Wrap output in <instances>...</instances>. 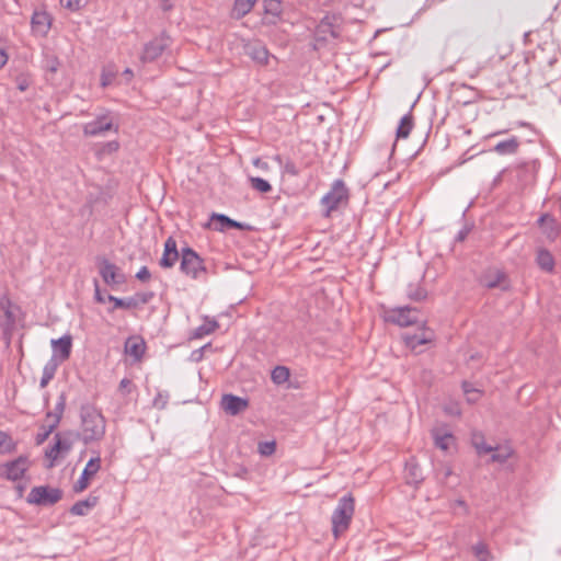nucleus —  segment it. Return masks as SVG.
I'll list each match as a JSON object with an SVG mask.
<instances>
[{"label": "nucleus", "instance_id": "f257e3e1", "mask_svg": "<svg viewBox=\"0 0 561 561\" xmlns=\"http://www.w3.org/2000/svg\"><path fill=\"white\" fill-rule=\"evenodd\" d=\"M81 439L87 445L101 440L105 435V417L94 405L83 404L80 409Z\"/></svg>", "mask_w": 561, "mask_h": 561}, {"label": "nucleus", "instance_id": "f03ea898", "mask_svg": "<svg viewBox=\"0 0 561 561\" xmlns=\"http://www.w3.org/2000/svg\"><path fill=\"white\" fill-rule=\"evenodd\" d=\"M0 310L3 313V316L0 317L1 333L9 344L13 336L16 323L20 318H23L24 313L22 308L11 300L8 291L0 296Z\"/></svg>", "mask_w": 561, "mask_h": 561}, {"label": "nucleus", "instance_id": "7ed1b4c3", "mask_svg": "<svg viewBox=\"0 0 561 561\" xmlns=\"http://www.w3.org/2000/svg\"><path fill=\"white\" fill-rule=\"evenodd\" d=\"M354 511V499L351 495H344L339 500L331 517L332 533L335 538L348 529Z\"/></svg>", "mask_w": 561, "mask_h": 561}, {"label": "nucleus", "instance_id": "20e7f679", "mask_svg": "<svg viewBox=\"0 0 561 561\" xmlns=\"http://www.w3.org/2000/svg\"><path fill=\"white\" fill-rule=\"evenodd\" d=\"M350 193L343 180H335L331 190L321 198L320 204L323 207V216L331 217V214L348 203Z\"/></svg>", "mask_w": 561, "mask_h": 561}, {"label": "nucleus", "instance_id": "39448f33", "mask_svg": "<svg viewBox=\"0 0 561 561\" xmlns=\"http://www.w3.org/2000/svg\"><path fill=\"white\" fill-rule=\"evenodd\" d=\"M180 270L183 274L193 279H198L202 274L206 273L203 259L190 247L181 249Z\"/></svg>", "mask_w": 561, "mask_h": 561}, {"label": "nucleus", "instance_id": "423d86ee", "mask_svg": "<svg viewBox=\"0 0 561 561\" xmlns=\"http://www.w3.org/2000/svg\"><path fill=\"white\" fill-rule=\"evenodd\" d=\"M95 263L100 276L107 286L115 288L126 282V276L121 268L105 256H96Z\"/></svg>", "mask_w": 561, "mask_h": 561}, {"label": "nucleus", "instance_id": "0eeeda50", "mask_svg": "<svg viewBox=\"0 0 561 561\" xmlns=\"http://www.w3.org/2000/svg\"><path fill=\"white\" fill-rule=\"evenodd\" d=\"M62 497V491L49 485L34 486L26 497L28 504L38 506H51Z\"/></svg>", "mask_w": 561, "mask_h": 561}, {"label": "nucleus", "instance_id": "6e6552de", "mask_svg": "<svg viewBox=\"0 0 561 561\" xmlns=\"http://www.w3.org/2000/svg\"><path fill=\"white\" fill-rule=\"evenodd\" d=\"M171 43V37L167 35L165 32H162L159 36L154 37L145 45L140 57L141 61L152 62L157 60L160 56H162L164 50L170 47Z\"/></svg>", "mask_w": 561, "mask_h": 561}, {"label": "nucleus", "instance_id": "1a4fd4ad", "mask_svg": "<svg viewBox=\"0 0 561 561\" xmlns=\"http://www.w3.org/2000/svg\"><path fill=\"white\" fill-rule=\"evenodd\" d=\"M114 129L115 133L118 131V126L114 127L113 121L110 116V113H103L96 115L95 119L84 124L83 134L85 136L95 137L103 135L105 131Z\"/></svg>", "mask_w": 561, "mask_h": 561}, {"label": "nucleus", "instance_id": "9d476101", "mask_svg": "<svg viewBox=\"0 0 561 561\" xmlns=\"http://www.w3.org/2000/svg\"><path fill=\"white\" fill-rule=\"evenodd\" d=\"M480 284L488 288H500L502 291L510 289L511 284L505 272L497 268H490L480 276Z\"/></svg>", "mask_w": 561, "mask_h": 561}, {"label": "nucleus", "instance_id": "9b49d317", "mask_svg": "<svg viewBox=\"0 0 561 561\" xmlns=\"http://www.w3.org/2000/svg\"><path fill=\"white\" fill-rule=\"evenodd\" d=\"M419 310L409 306L397 307L388 312L387 320L400 327H409L419 322Z\"/></svg>", "mask_w": 561, "mask_h": 561}, {"label": "nucleus", "instance_id": "f8f14e48", "mask_svg": "<svg viewBox=\"0 0 561 561\" xmlns=\"http://www.w3.org/2000/svg\"><path fill=\"white\" fill-rule=\"evenodd\" d=\"M28 469V460L25 456H20L12 461H8L0 467V476L10 480L16 481L23 477Z\"/></svg>", "mask_w": 561, "mask_h": 561}, {"label": "nucleus", "instance_id": "ddd939ff", "mask_svg": "<svg viewBox=\"0 0 561 561\" xmlns=\"http://www.w3.org/2000/svg\"><path fill=\"white\" fill-rule=\"evenodd\" d=\"M101 468V458L99 456L91 458L85 465L80 478L73 484L76 493L83 492L90 483V479L94 477Z\"/></svg>", "mask_w": 561, "mask_h": 561}, {"label": "nucleus", "instance_id": "4468645a", "mask_svg": "<svg viewBox=\"0 0 561 561\" xmlns=\"http://www.w3.org/2000/svg\"><path fill=\"white\" fill-rule=\"evenodd\" d=\"M540 163L537 160L523 162L516 167V176L520 185L526 186L536 181Z\"/></svg>", "mask_w": 561, "mask_h": 561}, {"label": "nucleus", "instance_id": "2eb2a0df", "mask_svg": "<svg viewBox=\"0 0 561 561\" xmlns=\"http://www.w3.org/2000/svg\"><path fill=\"white\" fill-rule=\"evenodd\" d=\"M181 256V252L178 250L176 240L173 237H169L164 242V249L162 257L159 261V265L162 268H172Z\"/></svg>", "mask_w": 561, "mask_h": 561}, {"label": "nucleus", "instance_id": "dca6fc26", "mask_svg": "<svg viewBox=\"0 0 561 561\" xmlns=\"http://www.w3.org/2000/svg\"><path fill=\"white\" fill-rule=\"evenodd\" d=\"M222 409L230 415H238L249 407V401L244 398L227 393L221 398Z\"/></svg>", "mask_w": 561, "mask_h": 561}, {"label": "nucleus", "instance_id": "f3484780", "mask_svg": "<svg viewBox=\"0 0 561 561\" xmlns=\"http://www.w3.org/2000/svg\"><path fill=\"white\" fill-rule=\"evenodd\" d=\"M244 54L253 61L265 65L268 60V50L260 41L248 42L243 46Z\"/></svg>", "mask_w": 561, "mask_h": 561}, {"label": "nucleus", "instance_id": "a211bd4d", "mask_svg": "<svg viewBox=\"0 0 561 561\" xmlns=\"http://www.w3.org/2000/svg\"><path fill=\"white\" fill-rule=\"evenodd\" d=\"M51 25L50 15L45 11H34L31 26L34 34L46 36Z\"/></svg>", "mask_w": 561, "mask_h": 561}, {"label": "nucleus", "instance_id": "6ab92c4d", "mask_svg": "<svg viewBox=\"0 0 561 561\" xmlns=\"http://www.w3.org/2000/svg\"><path fill=\"white\" fill-rule=\"evenodd\" d=\"M336 18L334 15H325L320 21L317 26V34L321 39L327 41L330 36L331 38H339L340 31L335 25Z\"/></svg>", "mask_w": 561, "mask_h": 561}, {"label": "nucleus", "instance_id": "aec40b11", "mask_svg": "<svg viewBox=\"0 0 561 561\" xmlns=\"http://www.w3.org/2000/svg\"><path fill=\"white\" fill-rule=\"evenodd\" d=\"M210 220L215 225V229L218 231H226L228 229L245 230L250 228L248 225L233 220L224 214L214 213Z\"/></svg>", "mask_w": 561, "mask_h": 561}, {"label": "nucleus", "instance_id": "412c9836", "mask_svg": "<svg viewBox=\"0 0 561 561\" xmlns=\"http://www.w3.org/2000/svg\"><path fill=\"white\" fill-rule=\"evenodd\" d=\"M538 226L541 228L542 233L550 241H554L560 232V227L556 218L550 214H543L538 219Z\"/></svg>", "mask_w": 561, "mask_h": 561}, {"label": "nucleus", "instance_id": "4be33fe9", "mask_svg": "<svg viewBox=\"0 0 561 561\" xmlns=\"http://www.w3.org/2000/svg\"><path fill=\"white\" fill-rule=\"evenodd\" d=\"M264 14L268 24H276L283 14V0H264Z\"/></svg>", "mask_w": 561, "mask_h": 561}, {"label": "nucleus", "instance_id": "5701e85b", "mask_svg": "<svg viewBox=\"0 0 561 561\" xmlns=\"http://www.w3.org/2000/svg\"><path fill=\"white\" fill-rule=\"evenodd\" d=\"M432 437L434 440V445L436 448L440 450L447 451L451 445L455 444L454 435L444 428H434L432 430Z\"/></svg>", "mask_w": 561, "mask_h": 561}, {"label": "nucleus", "instance_id": "b1692460", "mask_svg": "<svg viewBox=\"0 0 561 561\" xmlns=\"http://www.w3.org/2000/svg\"><path fill=\"white\" fill-rule=\"evenodd\" d=\"M51 347L55 354L59 355L60 360H66L70 357L72 347V337L66 334L57 340H51Z\"/></svg>", "mask_w": 561, "mask_h": 561}, {"label": "nucleus", "instance_id": "393cba45", "mask_svg": "<svg viewBox=\"0 0 561 561\" xmlns=\"http://www.w3.org/2000/svg\"><path fill=\"white\" fill-rule=\"evenodd\" d=\"M433 332L428 330H422L421 333L405 334L403 336L407 346H409L412 350H416L420 345L431 343L433 341Z\"/></svg>", "mask_w": 561, "mask_h": 561}, {"label": "nucleus", "instance_id": "a878e982", "mask_svg": "<svg viewBox=\"0 0 561 561\" xmlns=\"http://www.w3.org/2000/svg\"><path fill=\"white\" fill-rule=\"evenodd\" d=\"M520 141L516 136L508 139L499 141L492 151L500 156H512L515 154L519 148Z\"/></svg>", "mask_w": 561, "mask_h": 561}, {"label": "nucleus", "instance_id": "bb28decb", "mask_svg": "<svg viewBox=\"0 0 561 561\" xmlns=\"http://www.w3.org/2000/svg\"><path fill=\"white\" fill-rule=\"evenodd\" d=\"M405 479L409 484L417 485L424 480V476L420 465L414 458L405 463Z\"/></svg>", "mask_w": 561, "mask_h": 561}, {"label": "nucleus", "instance_id": "cd10ccee", "mask_svg": "<svg viewBox=\"0 0 561 561\" xmlns=\"http://www.w3.org/2000/svg\"><path fill=\"white\" fill-rule=\"evenodd\" d=\"M470 440L479 456L490 454L494 449V446L486 444L484 434L480 431H473Z\"/></svg>", "mask_w": 561, "mask_h": 561}, {"label": "nucleus", "instance_id": "c85d7f7f", "mask_svg": "<svg viewBox=\"0 0 561 561\" xmlns=\"http://www.w3.org/2000/svg\"><path fill=\"white\" fill-rule=\"evenodd\" d=\"M536 263L543 272L552 273L554 270V257L547 249L537 251Z\"/></svg>", "mask_w": 561, "mask_h": 561}, {"label": "nucleus", "instance_id": "c756f323", "mask_svg": "<svg viewBox=\"0 0 561 561\" xmlns=\"http://www.w3.org/2000/svg\"><path fill=\"white\" fill-rule=\"evenodd\" d=\"M99 497L90 495L88 499L76 502L70 507V513L76 516H84L88 511L98 504Z\"/></svg>", "mask_w": 561, "mask_h": 561}, {"label": "nucleus", "instance_id": "7c9ffc66", "mask_svg": "<svg viewBox=\"0 0 561 561\" xmlns=\"http://www.w3.org/2000/svg\"><path fill=\"white\" fill-rule=\"evenodd\" d=\"M413 126H414V118H413L412 113L409 112L400 119V123H399L397 131H396L397 139H407L409 137L411 130L413 129Z\"/></svg>", "mask_w": 561, "mask_h": 561}, {"label": "nucleus", "instance_id": "2f4dec72", "mask_svg": "<svg viewBox=\"0 0 561 561\" xmlns=\"http://www.w3.org/2000/svg\"><path fill=\"white\" fill-rule=\"evenodd\" d=\"M257 0H236L231 10V18L233 19H242L247 15L253 8Z\"/></svg>", "mask_w": 561, "mask_h": 561}, {"label": "nucleus", "instance_id": "473e14b6", "mask_svg": "<svg viewBox=\"0 0 561 561\" xmlns=\"http://www.w3.org/2000/svg\"><path fill=\"white\" fill-rule=\"evenodd\" d=\"M125 351L135 359H140L145 352V344L142 341L129 337L125 343Z\"/></svg>", "mask_w": 561, "mask_h": 561}, {"label": "nucleus", "instance_id": "72a5a7b5", "mask_svg": "<svg viewBox=\"0 0 561 561\" xmlns=\"http://www.w3.org/2000/svg\"><path fill=\"white\" fill-rule=\"evenodd\" d=\"M107 300L113 302V307L108 309V312H113L115 309H135L136 301L131 297L118 298L113 295L107 296Z\"/></svg>", "mask_w": 561, "mask_h": 561}, {"label": "nucleus", "instance_id": "f704fd0d", "mask_svg": "<svg viewBox=\"0 0 561 561\" xmlns=\"http://www.w3.org/2000/svg\"><path fill=\"white\" fill-rule=\"evenodd\" d=\"M219 327L215 319L205 318V323L197 327L193 333L194 339H202L205 335L213 333Z\"/></svg>", "mask_w": 561, "mask_h": 561}, {"label": "nucleus", "instance_id": "c9c22d12", "mask_svg": "<svg viewBox=\"0 0 561 561\" xmlns=\"http://www.w3.org/2000/svg\"><path fill=\"white\" fill-rule=\"evenodd\" d=\"M57 367H58V364L54 358L49 359L46 363V365L43 368V375H42L41 382H39L41 388H45L49 383V381L54 378Z\"/></svg>", "mask_w": 561, "mask_h": 561}, {"label": "nucleus", "instance_id": "e433bc0d", "mask_svg": "<svg viewBox=\"0 0 561 561\" xmlns=\"http://www.w3.org/2000/svg\"><path fill=\"white\" fill-rule=\"evenodd\" d=\"M65 407L66 398L64 394H61L58 399V402L56 403L54 411L46 413V422H56L58 425L61 420Z\"/></svg>", "mask_w": 561, "mask_h": 561}, {"label": "nucleus", "instance_id": "4c0bfd02", "mask_svg": "<svg viewBox=\"0 0 561 561\" xmlns=\"http://www.w3.org/2000/svg\"><path fill=\"white\" fill-rule=\"evenodd\" d=\"M290 377V371L285 366H276L271 374V379L276 385H283Z\"/></svg>", "mask_w": 561, "mask_h": 561}, {"label": "nucleus", "instance_id": "58836bf2", "mask_svg": "<svg viewBox=\"0 0 561 561\" xmlns=\"http://www.w3.org/2000/svg\"><path fill=\"white\" fill-rule=\"evenodd\" d=\"M472 552L478 561H491L492 554L488 548V546L483 541H479L478 543L472 546Z\"/></svg>", "mask_w": 561, "mask_h": 561}, {"label": "nucleus", "instance_id": "ea45409f", "mask_svg": "<svg viewBox=\"0 0 561 561\" xmlns=\"http://www.w3.org/2000/svg\"><path fill=\"white\" fill-rule=\"evenodd\" d=\"M54 439L55 443L50 448L53 449V451H57L58 455L62 453H68L72 447V442L68 438L61 437L59 433L55 435Z\"/></svg>", "mask_w": 561, "mask_h": 561}, {"label": "nucleus", "instance_id": "a19ab883", "mask_svg": "<svg viewBox=\"0 0 561 561\" xmlns=\"http://www.w3.org/2000/svg\"><path fill=\"white\" fill-rule=\"evenodd\" d=\"M491 453L492 462L504 463L511 457L512 449L510 447L494 446V449Z\"/></svg>", "mask_w": 561, "mask_h": 561}, {"label": "nucleus", "instance_id": "79ce46f5", "mask_svg": "<svg viewBox=\"0 0 561 561\" xmlns=\"http://www.w3.org/2000/svg\"><path fill=\"white\" fill-rule=\"evenodd\" d=\"M15 449V443L12 437L5 433L0 431V454H9Z\"/></svg>", "mask_w": 561, "mask_h": 561}, {"label": "nucleus", "instance_id": "37998d69", "mask_svg": "<svg viewBox=\"0 0 561 561\" xmlns=\"http://www.w3.org/2000/svg\"><path fill=\"white\" fill-rule=\"evenodd\" d=\"M407 295L411 300L422 301L426 298L427 291L419 285H409Z\"/></svg>", "mask_w": 561, "mask_h": 561}, {"label": "nucleus", "instance_id": "c03bdc74", "mask_svg": "<svg viewBox=\"0 0 561 561\" xmlns=\"http://www.w3.org/2000/svg\"><path fill=\"white\" fill-rule=\"evenodd\" d=\"M251 187L260 193H270L272 185L262 178H250Z\"/></svg>", "mask_w": 561, "mask_h": 561}, {"label": "nucleus", "instance_id": "a18cd8bd", "mask_svg": "<svg viewBox=\"0 0 561 561\" xmlns=\"http://www.w3.org/2000/svg\"><path fill=\"white\" fill-rule=\"evenodd\" d=\"M276 450V442L275 440H266L260 442L257 445V451L263 457L272 456Z\"/></svg>", "mask_w": 561, "mask_h": 561}, {"label": "nucleus", "instance_id": "49530a36", "mask_svg": "<svg viewBox=\"0 0 561 561\" xmlns=\"http://www.w3.org/2000/svg\"><path fill=\"white\" fill-rule=\"evenodd\" d=\"M47 423H48L47 425L43 426L44 431L36 435V444H38V445L43 444L48 438V436L54 432V430L57 427L56 422H47Z\"/></svg>", "mask_w": 561, "mask_h": 561}, {"label": "nucleus", "instance_id": "de8ad7c7", "mask_svg": "<svg viewBox=\"0 0 561 561\" xmlns=\"http://www.w3.org/2000/svg\"><path fill=\"white\" fill-rule=\"evenodd\" d=\"M131 298L136 301V308H137L139 305L148 304L153 298V293L152 291L137 293L134 296H131Z\"/></svg>", "mask_w": 561, "mask_h": 561}, {"label": "nucleus", "instance_id": "09e8293b", "mask_svg": "<svg viewBox=\"0 0 561 561\" xmlns=\"http://www.w3.org/2000/svg\"><path fill=\"white\" fill-rule=\"evenodd\" d=\"M135 388L133 381L128 378H123L118 386V391L126 396L131 392V390Z\"/></svg>", "mask_w": 561, "mask_h": 561}, {"label": "nucleus", "instance_id": "8fccbe9b", "mask_svg": "<svg viewBox=\"0 0 561 561\" xmlns=\"http://www.w3.org/2000/svg\"><path fill=\"white\" fill-rule=\"evenodd\" d=\"M283 170H284V173H287L291 176H297L299 174L298 168L296 167L295 162H293L291 160H287L283 164Z\"/></svg>", "mask_w": 561, "mask_h": 561}, {"label": "nucleus", "instance_id": "3c124183", "mask_svg": "<svg viewBox=\"0 0 561 561\" xmlns=\"http://www.w3.org/2000/svg\"><path fill=\"white\" fill-rule=\"evenodd\" d=\"M136 278L142 283L150 280L151 273L147 266H142L136 274Z\"/></svg>", "mask_w": 561, "mask_h": 561}, {"label": "nucleus", "instance_id": "603ef678", "mask_svg": "<svg viewBox=\"0 0 561 561\" xmlns=\"http://www.w3.org/2000/svg\"><path fill=\"white\" fill-rule=\"evenodd\" d=\"M94 300L99 304H104L107 300V297L105 298L101 291L98 279H94Z\"/></svg>", "mask_w": 561, "mask_h": 561}, {"label": "nucleus", "instance_id": "864d4df0", "mask_svg": "<svg viewBox=\"0 0 561 561\" xmlns=\"http://www.w3.org/2000/svg\"><path fill=\"white\" fill-rule=\"evenodd\" d=\"M45 456L50 460V462L47 466V468H51V467H54V463L57 460L59 455H58L57 451H53V449L49 448V449L46 450Z\"/></svg>", "mask_w": 561, "mask_h": 561}, {"label": "nucleus", "instance_id": "5fc2aeb1", "mask_svg": "<svg viewBox=\"0 0 561 561\" xmlns=\"http://www.w3.org/2000/svg\"><path fill=\"white\" fill-rule=\"evenodd\" d=\"M60 1L66 8L70 9V10L79 9L80 2H81V0H60Z\"/></svg>", "mask_w": 561, "mask_h": 561}, {"label": "nucleus", "instance_id": "6e6d98bb", "mask_svg": "<svg viewBox=\"0 0 561 561\" xmlns=\"http://www.w3.org/2000/svg\"><path fill=\"white\" fill-rule=\"evenodd\" d=\"M16 83H18V89L21 91V92H24L28 89L30 87V82L26 78H23V77H19L16 79Z\"/></svg>", "mask_w": 561, "mask_h": 561}, {"label": "nucleus", "instance_id": "4d7b16f0", "mask_svg": "<svg viewBox=\"0 0 561 561\" xmlns=\"http://www.w3.org/2000/svg\"><path fill=\"white\" fill-rule=\"evenodd\" d=\"M59 65H60L59 60L56 57H54V58H51L50 60L47 61V66L46 67H47V70H49L50 72L55 73L58 70Z\"/></svg>", "mask_w": 561, "mask_h": 561}, {"label": "nucleus", "instance_id": "13d9d810", "mask_svg": "<svg viewBox=\"0 0 561 561\" xmlns=\"http://www.w3.org/2000/svg\"><path fill=\"white\" fill-rule=\"evenodd\" d=\"M119 148V144L116 141V140H113V141H108L105 146H104V151L106 152H115L117 151Z\"/></svg>", "mask_w": 561, "mask_h": 561}, {"label": "nucleus", "instance_id": "bf43d9fd", "mask_svg": "<svg viewBox=\"0 0 561 561\" xmlns=\"http://www.w3.org/2000/svg\"><path fill=\"white\" fill-rule=\"evenodd\" d=\"M167 404V400L162 398L161 394H158L153 400V405L159 409H163Z\"/></svg>", "mask_w": 561, "mask_h": 561}, {"label": "nucleus", "instance_id": "052dcab7", "mask_svg": "<svg viewBox=\"0 0 561 561\" xmlns=\"http://www.w3.org/2000/svg\"><path fill=\"white\" fill-rule=\"evenodd\" d=\"M9 56L4 48L0 47V70L5 66L8 62Z\"/></svg>", "mask_w": 561, "mask_h": 561}, {"label": "nucleus", "instance_id": "680f3d73", "mask_svg": "<svg viewBox=\"0 0 561 561\" xmlns=\"http://www.w3.org/2000/svg\"><path fill=\"white\" fill-rule=\"evenodd\" d=\"M468 233H469V229L468 228H463V229L459 230V232L455 237V240L457 242H462L467 238Z\"/></svg>", "mask_w": 561, "mask_h": 561}, {"label": "nucleus", "instance_id": "e2e57ef3", "mask_svg": "<svg viewBox=\"0 0 561 561\" xmlns=\"http://www.w3.org/2000/svg\"><path fill=\"white\" fill-rule=\"evenodd\" d=\"M253 164L257 168H261L263 170H267L268 168V164L267 162L263 161L262 159L260 158H256L254 161H253Z\"/></svg>", "mask_w": 561, "mask_h": 561}, {"label": "nucleus", "instance_id": "0e129e2a", "mask_svg": "<svg viewBox=\"0 0 561 561\" xmlns=\"http://www.w3.org/2000/svg\"><path fill=\"white\" fill-rule=\"evenodd\" d=\"M111 76H107L106 73H102V78H101V84L102 87H107L110 83H111Z\"/></svg>", "mask_w": 561, "mask_h": 561}, {"label": "nucleus", "instance_id": "69168bd1", "mask_svg": "<svg viewBox=\"0 0 561 561\" xmlns=\"http://www.w3.org/2000/svg\"><path fill=\"white\" fill-rule=\"evenodd\" d=\"M15 491H16L18 497H22V496H23V493H24V485H22V484H18V485L15 486Z\"/></svg>", "mask_w": 561, "mask_h": 561}, {"label": "nucleus", "instance_id": "338daca9", "mask_svg": "<svg viewBox=\"0 0 561 561\" xmlns=\"http://www.w3.org/2000/svg\"><path fill=\"white\" fill-rule=\"evenodd\" d=\"M469 386H470V385H469L467 381H465V382L462 383L463 391H465L466 393L474 392L476 390L470 389V387H469Z\"/></svg>", "mask_w": 561, "mask_h": 561}, {"label": "nucleus", "instance_id": "774afa93", "mask_svg": "<svg viewBox=\"0 0 561 561\" xmlns=\"http://www.w3.org/2000/svg\"><path fill=\"white\" fill-rule=\"evenodd\" d=\"M451 474V468L446 467L444 470V478H448Z\"/></svg>", "mask_w": 561, "mask_h": 561}]
</instances>
